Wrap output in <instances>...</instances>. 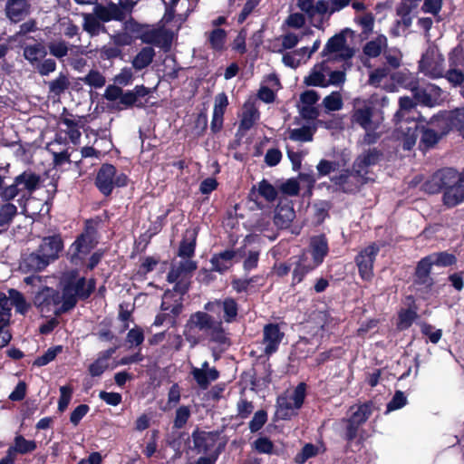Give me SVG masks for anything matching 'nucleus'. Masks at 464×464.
Segmentation results:
<instances>
[{"label": "nucleus", "instance_id": "nucleus-1", "mask_svg": "<svg viewBox=\"0 0 464 464\" xmlns=\"http://www.w3.org/2000/svg\"><path fill=\"white\" fill-rule=\"evenodd\" d=\"M239 304L232 296L214 299L204 304V311L192 313L188 319L183 335L192 347L200 343L196 332L202 333L209 341L219 345L229 344L230 339L224 324L238 321Z\"/></svg>", "mask_w": 464, "mask_h": 464}, {"label": "nucleus", "instance_id": "nucleus-2", "mask_svg": "<svg viewBox=\"0 0 464 464\" xmlns=\"http://www.w3.org/2000/svg\"><path fill=\"white\" fill-rule=\"evenodd\" d=\"M460 45L454 47L448 57L449 69L446 71L445 79L452 87H459L460 95L464 98V55ZM431 123L438 130H442V134H448L456 130L464 138V107L453 111H442L431 117Z\"/></svg>", "mask_w": 464, "mask_h": 464}, {"label": "nucleus", "instance_id": "nucleus-3", "mask_svg": "<svg viewBox=\"0 0 464 464\" xmlns=\"http://www.w3.org/2000/svg\"><path fill=\"white\" fill-rule=\"evenodd\" d=\"M63 249L64 240L61 233L44 237L34 251L23 256L21 267L24 273L42 272L60 258Z\"/></svg>", "mask_w": 464, "mask_h": 464}, {"label": "nucleus", "instance_id": "nucleus-4", "mask_svg": "<svg viewBox=\"0 0 464 464\" xmlns=\"http://www.w3.org/2000/svg\"><path fill=\"white\" fill-rule=\"evenodd\" d=\"M86 277L80 276L78 268L65 271L61 278L63 304L54 311L55 316H60L73 309L78 301H86Z\"/></svg>", "mask_w": 464, "mask_h": 464}, {"label": "nucleus", "instance_id": "nucleus-5", "mask_svg": "<svg viewBox=\"0 0 464 464\" xmlns=\"http://www.w3.org/2000/svg\"><path fill=\"white\" fill-rule=\"evenodd\" d=\"M193 446L191 450L197 454L210 456L218 451V456L225 450L227 440L221 436V431H206L197 427L191 433Z\"/></svg>", "mask_w": 464, "mask_h": 464}, {"label": "nucleus", "instance_id": "nucleus-6", "mask_svg": "<svg viewBox=\"0 0 464 464\" xmlns=\"http://www.w3.org/2000/svg\"><path fill=\"white\" fill-rule=\"evenodd\" d=\"M41 176L28 169L16 176L13 184L6 186L3 191V199L9 201L20 193L23 197H30L41 187Z\"/></svg>", "mask_w": 464, "mask_h": 464}, {"label": "nucleus", "instance_id": "nucleus-7", "mask_svg": "<svg viewBox=\"0 0 464 464\" xmlns=\"http://www.w3.org/2000/svg\"><path fill=\"white\" fill-rule=\"evenodd\" d=\"M129 183L125 173L117 174V169L110 163H103L100 167L94 180L98 190L105 197L111 195L114 188H124Z\"/></svg>", "mask_w": 464, "mask_h": 464}, {"label": "nucleus", "instance_id": "nucleus-8", "mask_svg": "<svg viewBox=\"0 0 464 464\" xmlns=\"http://www.w3.org/2000/svg\"><path fill=\"white\" fill-rule=\"evenodd\" d=\"M408 90L411 91L415 105L434 107L443 101V91L436 84L430 82H408Z\"/></svg>", "mask_w": 464, "mask_h": 464}, {"label": "nucleus", "instance_id": "nucleus-9", "mask_svg": "<svg viewBox=\"0 0 464 464\" xmlns=\"http://www.w3.org/2000/svg\"><path fill=\"white\" fill-rule=\"evenodd\" d=\"M137 2L134 0H119L116 4L112 1L106 5L96 4L94 6V14L102 20V23L111 21L123 22L128 15L131 14Z\"/></svg>", "mask_w": 464, "mask_h": 464}, {"label": "nucleus", "instance_id": "nucleus-10", "mask_svg": "<svg viewBox=\"0 0 464 464\" xmlns=\"http://www.w3.org/2000/svg\"><path fill=\"white\" fill-rule=\"evenodd\" d=\"M429 124L433 126L431 119L424 124L416 123L415 127L408 126V150L416 144L418 138H420V149L421 150H428L433 148L445 135L442 134V130L436 131L429 128Z\"/></svg>", "mask_w": 464, "mask_h": 464}, {"label": "nucleus", "instance_id": "nucleus-11", "mask_svg": "<svg viewBox=\"0 0 464 464\" xmlns=\"http://www.w3.org/2000/svg\"><path fill=\"white\" fill-rule=\"evenodd\" d=\"M461 176L453 168H444L434 172L421 186L428 194H437L445 191Z\"/></svg>", "mask_w": 464, "mask_h": 464}, {"label": "nucleus", "instance_id": "nucleus-12", "mask_svg": "<svg viewBox=\"0 0 464 464\" xmlns=\"http://www.w3.org/2000/svg\"><path fill=\"white\" fill-rule=\"evenodd\" d=\"M150 89L143 84L136 85L132 90L122 92L120 101L115 105L117 111L128 110L133 107L143 109L148 103Z\"/></svg>", "mask_w": 464, "mask_h": 464}, {"label": "nucleus", "instance_id": "nucleus-13", "mask_svg": "<svg viewBox=\"0 0 464 464\" xmlns=\"http://www.w3.org/2000/svg\"><path fill=\"white\" fill-rule=\"evenodd\" d=\"M444 57L434 48L429 47L419 62V69L431 78L444 77Z\"/></svg>", "mask_w": 464, "mask_h": 464}, {"label": "nucleus", "instance_id": "nucleus-14", "mask_svg": "<svg viewBox=\"0 0 464 464\" xmlns=\"http://www.w3.org/2000/svg\"><path fill=\"white\" fill-rule=\"evenodd\" d=\"M379 252L380 246L372 243L356 255L354 262L363 281H371L373 277V264Z\"/></svg>", "mask_w": 464, "mask_h": 464}, {"label": "nucleus", "instance_id": "nucleus-15", "mask_svg": "<svg viewBox=\"0 0 464 464\" xmlns=\"http://www.w3.org/2000/svg\"><path fill=\"white\" fill-rule=\"evenodd\" d=\"M97 243V240L78 235L75 240L69 246L67 252V259L70 264L75 266L83 265L86 256L91 254Z\"/></svg>", "mask_w": 464, "mask_h": 464}, {"label": "nucleus", "instance_id": "nucleus-16", "mask_svg": "<svg viewBox=\"0 0 464 464\" xmlns=\"http://www.w3.org/2000/svg\"><path fill=\"white\" fill-rule=\"evenodd\" d=\"M382 152L376 149H369L363 154L358 156L353 164L352 174L360 179L362 184L367 183L369 179L368 168L376 165L382 159Z\"/></svg>", "mask_w": 464, "mask_h": 464}, {"label": "nucleus", "instance_id": "nucleus-17", "mask_svg": "<svg viewBox=\"0 0 464 464\" xmlns=\"http://www.w3.org/2000/svg\"><path fill=\"white\" fill-rule=\"evenodd\" d=\"M34 304L41 313L54 312L63 304V294L53 287L44 286L34 295Z\"/></svg>", "mask_w": 464, "mask_h": 464}, {"label": "nucleus", "instance_id": "nucleus-18", "mask_svg": "<svg viewBox=\"0 0 464 464\" xmlns=\"http://www.w3.org/2000/svg\"><path fill=\"white\" fill-rule=\"evenodd\" d=\"M140 38L142 43L160 47L164 53H169L172 45L173 34L168 29L156 28L142 33Z\"/></svg>", "mask_w": 464, "mask_h": 464}, {"label": "nucleus", "instance_id": "nucleus-19", "mask_svg": "<svg viewBox=\"0 0 464 464\" xmlns=\"http://www.w3.org/2000/svg\"><path fill=\"white\" fill-rule=\"evenodd\" d=\"M284 337L285 333L281 331L278 324L269 323L266 324L263 328V343L265 344V354L270 356L276 353Z\"/></svg>", "mask_w": 464, "mask_h": 464}, {"label": "nucleus", "instance_id": "nucleus-20", "mask_svg": "<svg viewBox=\"0 0 464 464\" xmlns=\"http://www.w3.org/2000/svg\"><path fill=\"white\" fill-rule=\"evenodd\" d=\"M296 257L297 260L294 263L295 267L292 272V285L300 284L308 274L320 266L319 264L314 263V259L307 252L303 251Z\"/></svg>", "mask_w": 464, "mask_h": 464}, {"label": "nucleus", "instance_id": "nucleus-21", "mask_svg": "<svg viewBox=\"0 0 464 464\" xmlns=\"http://www.w3.org/2000/svg\"><path fill=\"white\" fill-rule=\"evenodd\" d=\"M31 11V0H7L5 6L6 17L13 23L23 21Z\"/></svg>", "mask_w": 464, "mask_h": 464}, {"label": "nucleus", "instance_id": "nucleus-22", "mask_svg": "<svg viewBox=\"0 0 464 464\" xmlns=\"http://www.w3.org/2000/svg\"><path fill=\"white\" fill-rule=\"evenodd\" d=\"M304 252H307L310 257L314 259V263L321 266L329 253V245L326 236L320 234L312 237L307 250H304Z\"/></svg>", "mask_w": 464, "mask_h": 464}, {"label": "nucleus", "instance_id": "nucleus-23", "mask_svg": "<svg viewBox=\"0 0 464 464\" xmlns=\"http://www.w3.org/2000/svg\"><path fill=\"white\" fill-rule=\"evenodd\" d=\"M346 31H349V29H345L344 31H342L328 39L321 53L322 56H326L330 53H337L339 51H343V53L341 54L343 59H349L353 55V49L346 46Z\"/></svg>", "mask_w": 464, "mask_h": 464}, {"label": "nucleus", "instance_id": "nucleus-24", "mask_svg": "<svg viewBox=\"0 0 464 464\" xmlns=\"http://www.w3.org/2000/svg\"><path fill=\"white\" fill-rule=\"evenodd\" d=\"M464 201V173L443 192L442 202L448 208H455Z\"/></svg>", "mask_w": 464, "mask_h": 464}, {"label": "nucleus", "instance_id": "nucleus-25", "mask_svg": "<svg viewBox=\"0 0 464 464\" xmlns=\"http://www.w3.org/2000/svg\"><path fill=\"white\" fill-rule=\"evenodd\" d=\"M198 230L186 229L178 248V256L180 258H192L197 246Z\"/></svg>", "mask_w": 464, "mask_h": 464}, {"label": "nucleus", "instance_id": "nucleus-26", "mask_svg": "<svg viewBox=\"0 0 464 464\" xmlns=\"http://www.w3.org/2000/svg\"><path fill=\"white\" fill-rule=\"evenodd\" d=\"M118 346L110 347L98 353L97 359L88 367V372L92 377L101 376L109 367L108 361L116 353Z\"/></svg>", "mask_w": 464, "mask_h": 464}, {"label": "nucleus", "instance_id": "nucleus-27", "mask_svg": "<svg viewBox=\"0 0 464 464\" xmlns=\"http://www.w3.org/2000/svg\"><path fill=\"white\" fill-rule=\"evenodd\" d=\"M329 70L326 62L323 61L316 63L310 71L309 74L304 77V83L306 86L326 87V78L324 72Z\"/></svg>", "mask_w": 464, "mask_h": 464}, {"label": "nucleus", "instance_id": "nucleus-28", "mask_svg": "<svg viewBox=\"0 0 464 464\" xmlns=\"http://www.w3.org/2000/svg\"><path fill=\"white\" fill-rule=\"evenodd\" d=\"M295 218V212L289 205H278L275 209V215L273 222L275 226L279 229L288 228L294 218Z\"/></svg>", "mask_w": 464, "mask_h": 464}, {"label": "nucleus", "instance_id": "nucleus-29", "mask_svg": "<svg viewBox=\"0 0 464 464\" xmlns=\"http://www.w3.org/2000/svg\"><path fill=\"white\" fill-rule=\"evenodd\" d=\"M23 55L33 67H35L47 55V49L43 43L36 42L25 45L23 49Z\"/></svg>", "mask_w": 464, "mask_h": 464}, {"label": "nucleus", "instance_id": "nucleus-30", "mask_svg": "<svg viewBox=\"0 0 464 464\" xmlns=\"http://www.w3.org/2000/svg\"><path fill=\"white\" fill-rule=\"evenodd\" d=\"M432 266L434 265L431 262L430 255L421 258L419 261L417 267L415 269V277L417 284L426 285L429 287L432 285L433 280L430 276Z\"/></svg>", "mask_w": 464, "mask_h": 464}, {"label": "nucleus", "instance_id": "nucleus-31", "mask_svg": "<svg viewBox=\"0 0 464 464\" xmlns=\"http://www.w3.org/2000/svg\"><path fill=\"white\" fill-rule=\"evenodd\" d=\"M37 449L35 440H26L23 435H16L14 439V445L10 446L6 450L12 457L18 454H28L34 451Z\"/></svg>", "mask_w": 464, "mask_h": 464}, {"label": "nucleus", "instance_id": "nucleus-32", "mask_svg": "<svg viewBox=\"0 0 464 464\" xmlns=\"http://www.w3.org/2000/svg\"><path fill=\"white\" fill-rule=\"evenodd\" d=\"M237 256V252L233 249H226L218 254H215L211 257V264L213 270L223 273L229 268L227 262H231L234 257Z\"/></svg>", "mask_w": 464, "mask_h": 464}, {"label": "nucleus", "instance_id": "nucleus-33", "mask_svg": "<svg viewBox=\"0 0 464 464\" xmlns=\"http://www.w3.org/2000/svg\"><path fill=\"white\" fill-rule=\"evenodd\" d=\"M155 54V51L152 47H142L131 62L133 68L137 71L145 69L152 63Z\"/></svg>", "mask_w": 464, "mask_h": 464}, {"label": "nucleus", "instance_id": "nucleus-34", "mask_svg": "<svg viewBox=\"0 0 464 464\" xmlns=\"http://www.w3.org/2000/svg\"><path fill=\"white\" fill-rule=\"evenodd\" d=\"M83 24L82 28L85 32H87L91 36L98 35L101 31L106 32L105 26L102 24V20H100L97 15L93 14L83 13Z\"/></svg>", "mask_w": 464, "mask_h": 464}, {"label": "nucleus", "instance_id": "nucleus-35", "mask_svg": "<svg viewBox=\"0 0 464 464\" xmlns=\"http://www.w3.org/2000/svg\"><path fill=\"white\" fill-rule=\"evenodd\" d=\"M206 34L208 35V41L211 49L216 52H221L224 50L227 35L224 29L215 28Z\"/></svg>", "mask_w": 464, "mask_h": 464}, {"label": "nucleus", "instance_id": "nucleus-36", "mask_svg": "<svg viewBox=\"0 0 464 464\" xmlns=\"http://www.w3.org/2000/svg\"><path fill=\"white\" fill-rule=\"evenodd\" d=\"M49 94L53 97H60L70 86V81L66 74L60 72L59 75L48 82Z\"/></svg>", "mask_w": 464, "mask_h": 464}, {"label": "nucleus", "instance_id": "nucleus-37", "mask_svg": "<svg viewBox=\"0 0 464 464\" xmlns=\"http://www.w3.org/2000/svg\"><path fill=\"white\" fill-rule=\"evenodd\" d=\"M258 119V110L253 104L249 106L245 105V110L243 111L239 123V129L243 130H249Z\"/></svg>", "mask_w": 464, "mask_h": 464}, {"label": "nucleus", "instance_id": "nucleus-38", "mask_svg": "<svg viewBox=\"0 0 464 464\" xmlns=\"http://www.w3.org/2000/svg\"><path fill=\"white\" fill-rule=\"evenodd\" d=\"M372 413V404L371 401L360 404L357 410L348 418L349 420L362 425L365 423Z\"/></svg>", "mask_w": 464, "mask_h": 464}, {"label": "nucleus", "instance_id": "nucleus-39", "mask_svg": "<svg viewBox=\"0 0 464 464\" xmlns=\"http://www.w3.org/2000/svg\"><path fill=\"white\" fill-rule=\"evenodd\" d=\"M372 108L370 106H365L354 111L353 114V121L362 127L364 130H368L372 123Z\"/></svg>", "mask_w": 464, "mask_h": 464}, {"label": "nucleus", "instance_id": "nucleus-40", "mask_svg": "<svg viewBox=\"0 0 464 464\" xmlns=\"http://www.w3.org/2000/svg\"><path fill=\"white\" fill-rule=\"evenodd\" d=\"M8 294L10 305H14L16 309V312L23 314H25L28 311L29 305L27 304L24 295L14 288H10L8 290Z\"/></svg>", "mask_w": 464, "mask_h": 464}, {"label": "nucleus", "instance_id": "nucleus-41", "mask_svg": "<svg viewBox=\"0 0 464 464\" xmlns=\"http://www.w3.org/2000/svg\"><path fill=\"white\" fill-rule=\"evenodd\" d=\"M17 214V208L12 203H5L0 208V227L6 229Z\"/></svg>", "mask_w": 464, "mask_h": 464}, {"label": "nucleus", "instance_id": "nucleus-42", "mask_svg": "<svg viewBox=\"0 0 464 464\" xmlns=\"http://www.w3.org/2000/svg\"><path fill=\"white\" fill-rule=\"evenodd\" d=\"M59 123L66 126L65 132L68 135L70 140L73 144L79 143L81 132L79 130L78 121L71 120L69 118H61Z\"/></svg>", "mask_w": 464, "mask_h": 464}, {"label": "nucleus", "instance_id": "nucleus-43", "mask_svg": "<svg viewBox=\"0 0 464 464\" xmlns=\"http://www.w3.org/2000/svg\"><path fill=\"white\" fill-rule=\"evenodd\" d=\"M431 262L437 266H450L457 263V257L455 255L448 253L446 251L433 253L430 255Z\"/></svg>", "mask_w": 464, "mask_h": 464}, {"label": "nucleus", "instance_id": "nucleus-44", "mask_svg": "<svg viewBox=\"0 0 464 464\" xmlns=\"http://www.w3.org/2000/svg\"><path fill=\"white\" fill-rule=\"evenodd\" d=\"M258 194L267 202H274L278 196L276 188L266 179L258 183Z\"/></svg>", "mask_w": 464, "mask_h": 464}, {"label": "nucleus", "instance_id": "nucleus-45", "mask_svg": "<svg viewBox=\"0 0 464 464\" xmlns=\"http://www.w3.org/2000/svg\"><path fill=\"white\" fill-rule=\"evenodd\" d=\"M82 81L88 86L95 89L103 87L106 83V79L98 70H91Z\"/></svg>", "mask_w": 464, "mask_h": 464}, {"label": "nucleus", "instance_id": "nucleus-46", "mask_svg": "<svg viewBox=\"0 0 464 464\" xmlns=\"http://www.w3.org/2000/svg\"><path fill=\"white\" fill-rule=\"evenodd\" d=\"M324 108L329 111H339L343 106L342 95L339 92H333L323 100Z\"/></svg>", "mask_w": 464, "mask_h": 464}, {"label": "nucleus", "instance_id": "nucleus-47", "mask_svg": "<svg viewBox=\"0 0 464 464\" xmlns=\"http://www.w3.org/2000/svg\"><path fill=\"white\" fill-rule=\"evenodd\" d=\"M12 314L0 313V348L6 346L12 340V334L9 331H4L11 319Z\"/></svg>", "mask_w": 464, "mask_h": 464}, {"label": "nucleus", "instance_id": "nucleus-48", "mask_svg": "<svg viewBox=\"0 0 464 464\" xmlns=\"http://www.w3.org/2000/svg\"><path fill=\"white\" fill-rule=\"evenodd\" d=\"M63 351L62 345H56L49 348L43 355L38 356L34 362V365L41 367L47 365L49 362L53 361L58 353Z\"/></svg>", "mask_w": 464, "mask_h": 464}, {"label": "nucleus", "instance_id": "nucleus-49", "mask_svg": "<svg viewBox=\"0 0 464 464\" xmlns=\"http://www.w3.org/2000/svg\"><path fill=\"white\" fill-rule=\"evenodd\" d=\"M169 214V211H167L165 214L163 215H160L159 217H157L156 220L151 222L150 227L147 229V231L143 234V237H147L148 239H147V242H146V245H148L150 241V239L156 236L157 234H159L164 225H165V220H166V218Z\"/></svg>", "mask_w": 464, "mask_h": 464}, {"label": "nucleus", "instance_id": "nucleus-50", "mask_svg": "<svg viewBox=\"0 0 464 464\" xmlns=\"http://www.w3.org/2000/svg\"><path fill=\"white\" fill-rule=\"evenodd\" d=\"M191 415L188 406L182 405L176 410L173 427L175 429H182L189 420Z\"/></svg>", "mask_w": 464, "mask_h": 464}, {"label": "nucleus", "instance_id": "nucleus-51", "mask_svg": "<svg viewBox=\"0 0 464 464\" xmlns=\"http://www.w3.org/2000/svg\"><path fill=\"white\" fill-rule=\"evenodd\" d=\"M416 106L408 97V126L415 127L416 123L424 124L427 122L426 119L416 110Z\"/></svg>", "mask_w": 464, "mask_h": 464}, {"label": "nucleus", "instance_id": "nucleus-52", "mask_svg": "<svg viewBox=\"0 0 464 464\" xmlns=\"http://www.w3.org/2000/svg\"><path fill=\"white\" fill-rule=\"evenodd\" d=\"M123 30L131 34L133 38H140L142 34V24L137 22L131 14L128 15L127 18L121 22Z\"/></svg>", "mask_w": 464, "mask_h": 464}, {"label": "nucleus", "instance_id": "nucleus-53", "mask_svg": "<svg viewBox=\"0 0 464 464\" xmlns=\"http://www.w3.org/2000/svg\"><path fill=\"white\" fill-rule=\"evenodd\" d=\"M277 412L282 420H290L295 414L294 402L292 403L286 398L278 399Z\"/></svg>", "mask_w": 464, "mask_h": 464}, {"label": "nucleus", "instance_id": "nucleus-54", "mask_svg": "<svg viewBox=\"0 0 464 464\" xmlns=\"http://www.w3.org/2000/svg\"><path fill=\"white\" fill-rule=\"evenodd\" d=\"M208 367V362H205L202 364V368H193L191 371L192 376L196 382L201 389H207L209 385V380L208 379L207 370Z\"/></svg>", "mask_w": 464, "mask_h": 464}, {"label": "nucleus", "instance_id": "nucleus-55", "mask_svg": "<svg viewBox=\"0 0 464 464\" xmlns=\"http://www.w3.org/2000/svg\"><path fill=\"white\" fill-rule=\"evenodd\" d=\"M331 204L328 201H320L314 204V218L316 223L321 225L329 217Z\"/></svg>", "mask_w": 464, "mask_h": 464}, {"label": "nucleus", "instance_id": "nucleus-56", "mask_svg": "<svg viewBox=\"0 0 464 464\" xmlns=\"http://www.w3.org/2000/svg\"><path fill=\"white\" fill-rule=\"evenodd\" d=\"M49 53L57 59H62L68 54V45L63 40L51 42L47 45Z\"/></svg>", "mask_w": 464, "mask_h": 464}, {"label": "nucleus", "instance_id": "nucleus-57", "mask_svg": "<svg viewBox=\"0 0 464 464\" xmlns=\"http://www.w3.org/2000/svg\"><path fill=\"white\" fill-rule=\"evenodd\" d=\"M267 421V412L265 410H259L255 412L252 420L249 421V430L252 433L257 432Z\"/></svg>", "mask_w": 464, "mask_h": 464}, {"label": "nucleus", "instance_id": "nucleus-58", "mask_svg": "<svg viewBox=\"0 0 464 464\" xmlns=\"http://www.w3.org/2000/svg\"><path fill=\"white\" fill-rule=\"evenodd\" d=\"M72 392V387L70 385L60 387V398L58 401V411L60 412H63L67 409L71 401Z\"/></svg>", "mask_w": 464, "mask_h": 464}, {"label": "nucleus", "instance_id": "nucleus-59", "mask_svg": "<svg viewBox=\"0 0 464 464\" xmlns=\"http://www.w3.org/2000/svg\"><path fill=\"white\" fill-rule=\"evenodd\" d=\"M318 454V447L312 444L306 443L301 450V451L296 455L295 461L297 463H304L307 459L315 457Z\"/></svg>", "mask_w": 464, "mask_h": 464}, {"label": "nucleus", "instance_id": "nucleus-60", "mask_svg": "<svg viewBox=\"0 0 464 464\" xmlns=\"http://www.w3.org/2000/svg\"><path fill=\"white\" fill-rule=\"evenodd\" d=\"M406 405V396L401 391H397L392 400L387 403L385 413L401 409Z\"/></svg>", "mask_w": 464, "mask_h": 464}, {"label": "nucleus", "instance_id": "nucleus-61", "mask_svg": "<svg viewBox=\"0 0 464 464\" xmlns=\"http://www.w3.org/2000/svg\"><path fill=\"white\" fill-rule=\"evenodd\" d=\"M253 448L257 453L271 454L274 443L267 437H260L254 441Z\"/></svg>", "mask_w": 464, "mask_h": 464}, {"label": "nucleus", "instance_id": "nucleus-62", "mask_svg": "<svg viewBox=\"0 0 464 464\" xmlns=\"http://www.w3.org/2000/svg\"><path fill=\"white\" fill-rule=\"evenodd\" d=\"M306 394V384L304 382H300L297 384V386L295 388L293 394L291 396V400L294 401V407L296 410H299L305 399Z\"/></svg>", "mask_w": 464, "mask_h": 464}, {"label": "nucleus", "instance_id": "nucleus-63", "mask_svg": "<svg viewBox=\"0 0 464 464\" xmlns=\"http://www.w3.org/2000/svg\"><path fill=\"white\" fill-rule=\"evenodd\" d=\"M57 64L53 58H44L35 67H34L41 76H47L56 70Z\"/></svg>", "mask_w": 464, "mask_h": 464}, {"label": "nucleus", "instance_id": "nucleus-64", "mask_svg": "<svg viewBox=\"0 0 464 464\" xmlns=\"http://www.w3.org/2000/svg\"><path fill=\"white\" fill-rule=\"evenodd\" d=\"M421 334L427 336L430 343L436 344L441 339L442 331L440 329L435 330L434 326L430 324L423 323L420 327Z\"/></svg>", "mask_w": 464, "mask_h": 464}]
</instances>
